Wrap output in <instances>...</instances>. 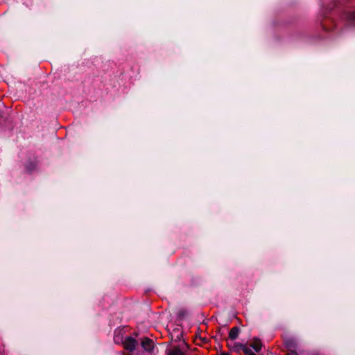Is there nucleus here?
<instances>
[{"label":"nucleus","instance_id":"nucleus-1","mask_svg":"<svg viewBox=\"0 0 355 355\" xmlns=\"http://www.w3.org/2000/svg\"><path fill=\"white\" fill-rule=\"evenodd\" d=\"M233 349L236 352L243 351L245 355H255V354L252 351V349L247 347L245 345L236 343L234 344Z\"/></svg>","mask_w":355,"mask_h":355},{"label":"nucleus","instance_id":"nucleus-3","mask_svg":"<svg viewBox=\"0 0 355 355\" xmlns=\"http://www.w3.org/2000/svg\"><path fill=\"white\" fill-rule=\"evenodd\" d=\"M141 346L146 351L150 352L154 347L153 341L148 338H144L141 341Z\"/></svg>","mask_w":355,"mask_h":355},{"label":"nucleus","instance_id":"nucleus-7","mask_svg":"<svg viewBox=\"0 0 355 355\" xmlns=\"http://www.w3.org/2000/svg\"><path fill=\"white\" fill-rule=\"evenodd\" d=\"M348 20L354 25H355V12H350L347 16Z\"/></svg>","mask_w":355,"mask_h":355},{"label":"nucleus","instance_id":"nucleus-5","mask_svg":"<svg viewBox=\"0 0 355 355\" xmlns=\"http://www.w3.org/2000/svg\"><path fill=\"white\" fill-rule=\"evenodd\" d=\"M240 333V329L238 327H232L229 332V338L235 340L238 338Z\"/></svg>","mask_w":355,"mask_h":355},{"label":"nucleus","instance_id":"nucleus-2","mask_svg":"<svg viewBox=\"0 0 355 355\" xmlns=\"http://www.w3.org/2000/svg\"><path fill=\"white\" fill-rule=\"evenodd\" d=\"M123 343L124 348L130 352L135 350L137 345V340L132 337L126 338Z\"/></svg>","mask_w":355,"mask_h":355},{"label":"nucleus","instance_id":"nucleus-6","mask_svg":"<svg viewBox=\"0 0 355 355\" xmlns=\"http://www.w3.org/2000/svg\"><path fill=\"white\" fill-rule=\"evenodd\" d=\"M168 355H184V353L179 348L175 347L169 352Z\"/></svg>","mask_w":355,"mask_h":355},{"label":"nucleus","instance_id":"nucleus-4","mask_svg":"<svg viewBox=\"0 0 355 355\" xmlns=\"http://www.w3.org/2000/svg\"><path fill=\"white\" fill-rule=\"evenodd\" d=\"M250 347H252L256 352H259L262 348V343L259 338H254L252 340Z\"/></svg>","mask_w":355,"mask_h":355}]
</instances>
